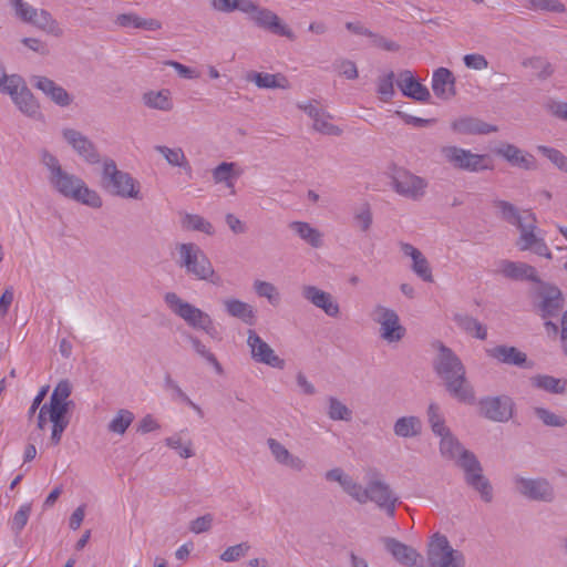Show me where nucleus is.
Listing matches in <instances>:
<instances>
[{"mask_svg":"<svg viewBox=\"0 0 567 567\" xmlns=\"http://www.w3.org/2000/svg\"><path fill=\"white\" fill-rule=\"evenodd\" d=\"M40 163L45 167L48 183L55 193L92 208L102 207L97 192L91 189L80 176L65 171L59 158L45 148L40 151Z\"/></svg>","mask_w":567,"mask_h":567,"instance_id":"1","label":"nucleus"},{"mask_svg":"<svg viewBox=\"0 0 567 567\" xmlns=\"http://www.w3.org/2000/svg\"><path fill=\"white\" fill-rule=\"evenodd\" d=\"M440 436V452L442 456L455 461L456 465L464 472L466 484L478 492L484 502H492V485L487 477L483 475V467L475 454L464 449L450 431Z\"/></svg>","mask_w":567,"mask_h":567,"instance_id":"2","label":"nucleus"},{"mask_svg":"<svg viewBox=\"0 0 567 567\" xmlns=\"http://www.w3.org/2000/svg\"><path fill=\"white\" fill-rule=\"evenodd\" d=\"M439 353L434 360V370L444 381L450 395L461 403L474 404L475 392L466 379L465 367L452 349L437 342Z\"/></svg>","mask_w":567,"mask_h":567,"instance_id":"3","label":"nucleus"},{"mask_svg":"<svg viewBox=\"0 0 567 567\" xmlns=\"http://www.w3.org/2000/svg\"><path fill=\"white\" fill-rule=\"evenodd\" d=\"M179 259L177 261L186 274L197 280L209 281L214 285H221V278L216 274L214 267L204 250L193 243H184L177 246Z\"/></svg>","mask_w":567,"mask_h":567,"instance_id":"4","label":"nucleus"},{"mask_svg":"<svg viewBox=\"0 0 567 567\" xmlns=\"http://www.w3.org/2000/svg\"><path fill=\"white\" fill-rule=\"evenodd\" d=\"M101 186L113 196L140 199V184L126 172L117 168L112 158L103 161Z\"/></svg>","mask_w":567,"mask_h":567,"instance_id":"5","label":"nucleus"},{"mask_svg":"<svg viewBox=\"0 0 567 567\" xmlns=\"http://www.w3.org/2000/svg\"><path fill=\"white\" fill-rule=\"evenodd\" d=\"M164 300L169 309L181 317L189 327L203 330L210 338H218V331L210 316L192 303L184 301L175 292H167Z\"/></svg>","mask_w":567,"mask_h":567,"instance_id":"6","label":"nucleus"},{"mask_svg":"<svg viewBox=\"0 0 567 567\" xmlns=\"http://www.w3.org/2000/svg\"><path fill=\"white\" fill-rule=\"evenodd\" d=\"M426 554L431 567H465L463 553L454 549L447 537L439 533L431 537Z\"/></svg>","mask_w":567,"mask_h":567,"instance_id":"7","label":"nucleus"},{"mask_svg":"<svg viewBox=\"0 0 567 567\" xmlns=\"http://www.w3.org/2000/svg\"><path fill=\"white\" fill-rule=\"evenodd\" d=\"M440 153L444 161L455 169L480 172L492 168V165L487 163L488 156L485 154H475L470 150L453 145L441 147Z\"/></svg>","mask_w":567,"mask_h":567,"instance_id":"8","label":"nucleus"},{"mask_svg":"<svg viewBox=\"0 0 567 567\" xmlns=\"http://www.w3.org/2000/svg\"><path fill=\"white\" fill-rule=\"evenodd\" d=\"M391 186L400 196L411 200H420L426 194L429 182L405 168H398L391 176Z\"/></svg>","mask_w":567,"mask_h":567,"instance_id":"9","label":"nucleus"},{"mask_svg":"<svg viewBox=\"0 0 567 567\" xmlns=\"http://www.w3.org/2000/svg\"><path fill=\"white\" fill-rule=\"evenodd\" d=\"M526 220L517 229L519 230V237L516 241V246L520 251L530 250L532 252L553 259V255L545 243L544 238L536 234L537 230V218L534 213L526 214Z\"/></svg>","mask_w":567,"mask_h":567,"instance_id":"10","label":"nucleus"},{"mask_svg":"<svg viewBox=\"0 0 567 567\" xmlns=\"http://www.w3.org/2000/svg\"><path fill=\"white\" fill-rule=\"evenodd\" d=\"M514 482L517 492L528 499L551 503L556 497L554 486L546 478H525L516 476Z\"/></svg>","mask_w":567,"mask_h":567,"instance_id":"11","label":"nucleus"},{"mask_svg":"<svg viewBox=\"0 0 567 567\" xmlns=\"http://www.w3.org/2000/svg\"><path fill=\"white\" fill-rule=\"evenodd\" d=\"M367 494L368 502L375 503L390 517L394 516L398 497L393 495L390 486L380 478V474L377 471L372 472L367 484Z\"/></svg>","mask_w":567,"mask_h":567,"instance_id":"12","label":"nucleus"},{"mask_svg":"<svg viewBox=\"0 0 567 567\" xmlns=\"http://www.w3.org/2000/svg\"><path fill=\"white\" fill-rule=\"evenodd\" d=\"M480 413L493 422H507L513 417L514 401L508 395L486 396L478 402Z\"/></svg>","mask_w":567,"mask_h":567,"instance_id":"13","label":"nucleus"},{"mask_svg":"<svg viewBox=\"0 0 567 567\" xmlns=\"http://www.w3.org/2000/svg\"><path fill=\"white\" fill-rule=\"evenodd\" d=\"M4 94L10 95L23 114L33 117L39 113L40 105L22 76H13Z\"/></svg>","mask_w":567,"mask_h":567,"instance_id":"14","label":"nucleus"},{"mask_svg":"<svg viewBox=\"0 0 567 567\" xmlns=\"http://www.w3.org/2000/svg\"><path fill=\"white\" fill-rule=\"evenodd\" d=\"M31 85L40 91L48 100L60 107H68L72 104V95L60 84L44 75L33 74L29 79Z\"/></svg>","mask_w":567,"mask_h":567,"instance_id":"15","label":"nucleus"},{"mask_svg":"<svg viewBox=\"0 0 567 567\" xmlns=\"http://www.w3.org/2000/svg\"><path fill=\"white\" fill-rule=\"evenodd\" d=\"M251 21L259 29L266 30L275 35L285 37L290 41L297 39L292 29L281 18L268 8L260 7L251 18Z\"/></svg>","mask_w":567,"mask_h":567,"instance_id":"16","label":"nucleus"},{"mask_svg":"<svg viewBox=\"0 0 567 567\" xmlns=\"http://www.w3.org/2000/svg\"><path fill=\"white\" fill-rule=\"evenodd\" d=\"M247 334V346L250 349L251 359L255 362L278 369L285 367V360L279 358L272 348L262 340L255 330L249 329Z\"/></svg>","mask_w":567,"mask_h":567,"instance_id":"17","label":"nucleus"},{"mask_svg":"<svg viewBox=\"0 0 567 567\" xmlns=\"http://www.w3.org/2000/svg\"><path fill=\"white\" fill-rule=\"evenodd\" d=\"M538 297L540 300L536 308L544 319L558 316L564 308V295L557 286L542 282Z\"/></svg>","mask_w":567,"mask_h":567,"instance_id":"18","label":"nucleus"},{"mask_svg":"<svg viewBox=\"0 0 567 567\" xmlns=\"http://www.w3.org/2000/svg\"><path fill=\"white\" fill-rule=\"evenodd\" d=\"M62 136L73 151L89 164L101 162L100 154L95 144L80 131L74 128H64Z\"/></svg>","mask_w":567,"mask_h":567,"instance_id":"19","label":"nucleus"},{"mask_svg":"<svg viewBox=\"0 0 567 567\" xmlns=\"http://www.w3.org/2000/svg\"><path fill=\"white\" fill-rule=\"evenodd\" d=\"M385 549L395 558L400 564L408 567H425L424 559L414 548L408 546L400 540L385 537L383 539Z\"/></svg>","mask_w":567,"mask_h":567,"instance_id":"20","label":"nucleus"},{"mask_svg":"<svg viewBox=\"0 0 567 567\" xmlns=\"http://www.w3.org/2000/svg\"><path fill=\"white\" fill-rule=\"evenodd\" d=\"M302 297L321 309L327 316L337 318L340 315V307L333 296L316 286L307 285L301 289Z\"/></svg>","mask_w":567,"mask_h":567,"instance_id":"21","label":"nucleus"},{"mask_svg":"<svg viewBox=\"0 0 567 567\" xmlns=\"http://www.w3.org/2000/svg\"><path fill=\"white\" fill-rule=\"evenodd\" d=\"M486 354L503 364L526 369L533 367V363L528 361L526 353L513 346L499 344L494 348L486 349Z\"/></svg>","mask_w":567,"mask_h":567,"instance_id":"22","label":"nucleus"},{"mask_svg":"<svg viewBox=\"0 0 567 567\" xmlns=\"http://www.w3.org/2000/svg\"><path fill=\"white\" fill-rule=\"evenodd\" d=\"M498 271L511 280L542 284L536 268L523 261L501 260Z\"/></svg>","mask_w":567,"mask_h":567,"instance_id":"23","label":"nucleus"},{"mask_svg":"<svg viewBox=\"0 0 567 567\" xmlns=\"http://www.w3.org/2000/svg\"><path fill=\"white\" fill-rule=\"evenodd\" d=\"M494 152L496 155L507 161L512 166L526 171L537 168V162L534 155L525 153L514 144L502 143L494 150Z\"/></svg>","mask_w":567,"mask_h":567,"instance_id":"24","label":"nucleus"},{"mask_svg":"<svg viewBox=\"0 0 567 567\" xmlns=\"http://www.w3.org/2000/svg\"><path fill=\"white\" fill-rule=\"evenodd\" d=\"M398 86L405 96L415 101L427 103L431 99L429 89L421 84L412 74L411 71L404 70L399 74L396 81Z\"/></svg>","mask_w":567,"mask_h":567,"instance_id":"25","label":"nucleus"},{"mask_svg":"<svg viewBox=\"0 0 567 567\" xmlns=\"http://www.w3.org/2000/svg\"><path fill=\"white\" fill-rule=\"evenodd\" d=\"M451 127L454 132L465 135H485L498 131L496 125L488 124L472 116H464L454 120L451 123Z\"/></svg>","mask_w":567,"mask_h":567,"instance_id":"26","label":"nucleus"},{"mask_svg":"<svg viewBox=\"0 0 567 567\" xmlns=\"http://www.w3.org/2000/svg\"><path fill=\"white\" fill-rule=\"evenodd\" d=\"M432 90L442 100H450L456 94L455 76L446 68H439L432 75Z\"/></svg>","mask_w":567,"mask_h":567,"instance_id":"27","label":"nucleus"},{"mask_svg":"<svg viewBox=\"0 0 567 567\" xmlns=\"http://www.w3.org/2000/svg\"><path fill=\"white\" fill-rule=\"evenodd\" d=\"M247 82H252L259 89H290V82L282 73H264L249 71L245 76Z\"/></svg>","mask_w":567,"mask_h":567,"instance_id":"28","label":"nucleus"},{"mask_svg":"<svg viewBox=\"0 0 567 567\" xmlns=\"http://www.w3.org/2000/svg\"><path fill=\"white\" fill-rule=\"evenodd\" d=\"M267 445L271 452V455L281 465L288 466L293 471L301 472L306 467V463L299 456L292 455L284 444L276 439H268Z\"/></svg>","mask_w":567,"mask_h":567,"instance_id":"29","label":"nucleus"},{"mask_svg":"<svg viewBox=\"0 0 567 567\" xmlns=\"http://www.w3.org/2000/svg\"><path fill=\"white\" fill-rule=\"evenodd\" d=\"M114 23L121 28H134L148 31H156L162 28L159 20L153 18L145 19L133 12L117 14Z\"/></svg>","mask_w":567,"mask_h":567,"instance_id":"30","label":"nucleus"},{"mask_svg":"<svg viewBox=\"0 0 567 567\" xmlns=\"http://www.w3.org/2000/svg\"><path fill=\"white\" fill-rule=\"evenodd\" d=\"M226 312L234 318L240 319L247 324H254L256 315L252 306L236 298H228L223 301Z\"/></svg>","mask_w":567,"mask_h":567,"instance_id":"31","label":"nucleus"},{"mask_svg":"<svg viewBox=\"0 0 567 567\" xmlns=\"http://www.w3.org/2000/svg\"><path fill=\"white\" fill-rule=\"evenodd\" d=\"M493 206L498 209L499 218L517 228L526 220V214L530 210L519 212L512 203L503 199L493 200Z\"/></svg>","mask_w":567,"mask_h":567,"instance_id":"32","label":"nucleus"},{"mask_svg":"<svg viewBox=\"0 0 567 567\" xmlns=\"http://www.w3.org/2000/svg\"><path fill=\"white\" fill-rule=\"evenodd\" d=\"M453 320L465 333L480 340H485L487 338L486 326L481 323L474 317L466 313H456L454 315Z\"/></svg>","mask_w":567,"mask_h":567,"instance_id":"33","label":"nucleus"},{"mask_svg":"<svg viewBox=\"0 0 567 567\" xmlns=\"http://www.w3.org/2000/svg\"><path fill=\"white\" fill-rule=\"evenodd\" d=\"M142 101L145 106L163 112H169L174 107L168 90L145 92L142 96Z\"/></svg>","mask_w":567,"mask_h":567,"instance_id":"34","label":"nucleus"},{"mask_svg":"<svg viewBox=\"0 0 567 567\" xmlns=\"http://www.w3.org/2000/svg\"><path fill=\"white\" fill-rule=\"evenodd\" d=\"M393 432L404 439L419 436L422 432V422L414 415L401 416L394 422Z\"/></svg>","mask_w":567,"mask_h":567,"instance_id":"35","label":"nucleus"},{"mask_svg":"<svg viewBox=\"0 0 567 567\" xmlns=\"http://www.w3.org/2000/svg\"><path fill=\"white\" fill-rule=\"evenodd\" d=\"M289 228L313 248H319L323 244L322 234L309 223L292 221L289 224Z\"/></svg>","mask_w":567,"mask_h":567,"instance_id":"36","label":"nucleus"},{"mask_svg":"<svg viewBox=\"0 0 567 567\" xmlns=\"http://www.w3.org/2000/svg\"><path fill=\"white\" fill-rule=\"evenodd\" d=\"M29 24H32L35 28L54 37H61L63 34V31L60 28L59 22L52 17V14L49 11L44 9L37 10L35 16H33Z\"/></svg>","mask_w":567,"mask_h":567,"instance_id":"37","label":"nucleus"},{"mask_svg":"<svg viewBox=\"0 0 567 567\" xmlns=\"http://www.w3.org/2000/svg\"><path fill=\"white\" fill-rule=\"evenodd\" d=\"M532 384L549 393L561 394L566 391L567 380L539 374L532 378Z\"/></svg>","mask_w":567,"mask_h":567,"instance_id":"38","label":"nucleus"},{"mask_svg":"<svg viewBox=\"0 0 567 567\" xmlns=\"http://www.w3.org/2000/svg\"><path fill=\"white\" fill-rule=\"evenodd\" d=\"M405 333V329L400 324V319L398 313L394 315L391 319H388L385 322H382L380 326V334L382 339L388 342H396L400 341Z\"/></svg>","mask_w":567,"mask_h":567,"instance_id":"39","label":"nucleus"},{"mask_svg":"<svg viewBox=\"0 0 567 567\" xmlns=\"http://www.w3.org/2000/svg\"><path fill=\"white\" fill-rule=\"evenodd\" d=\"M154 148L164 156L169 165L182 167L188 172L190 171V165L181 147L169 148L167 146L156 145Z\"/></svg>","mask_w":567,"mask_h":567,"instance_id":"40","label":"nucleus"},{"mask_svg":"<svg viewBox=\"0 0 567 567\" xmlns=\"http://www.w3.org/2000/svg\"><path fill=\"white\" fill-rule=\"evenodd\" d=\"M182 226L188 230L202 231L206 235H214V226L204 217L196 214H185L182 219Z\"/></svg>","mask_w":567,"mask_h":567,"instance_id":"41","label":"nucleus"},{"mask_svg":"<svg viewBox=\"0 0 567 567\" xmlns=\"http://www.w3.org/2000/svg\"><path fill=\"white\" fill-rule=\"evenodd\" d=\"M327 414L333 421L349 422L352 419V411L336 396L328 398Z\"/></svg>","mask_w":567,"mask_h":567,"instance_id":"42","label":"nucleus"},{"mask_svg":"<svg viewBox=\"0 0 567 567\" xmlns=\"http://www.w3.org/2000/svg\"><path fill=\"white\" fill-rule=\"evenodd\" d=\"M134 421V414L125 409L120 410L113 420L109 423L107 429L112 433L123 435Z\"/></svg>","mask_w":567,"mask_h":567,"instance_id":"43","label":"nucleus"},{"mask_svg":"<svg viewBox=\"0 0 567 567\" xmlns=\"http://www.w3.org/2000/svg\"><path fill=\"white\" fill-rule=\"evenodd\" d=\"M523 66L530 68L535 70L537 73V78L540 80H546L550 78L554 73V68L546 59L540 56L529 58L523 61Z\"/></svg>","mask_w":567,"mask_h":567,"instance_id":"44","label":"nucleus"},{"mask_svg":"<svg viewBox=\"0 0 567 567\" xmlns=\"http://www.w3.org/2000/svg\"><path fill=\"white\" fill-rule=\"evenodd\" d=\"M186 338L187 340L190 342L193 349L195 350V352L202 357L203 359H205L208 363H210L216 370L217 372H220L221 371V365L220 363L218 362L217 358L215 357L214 353H212L207 348L206 346L195 336L188 333L186 334Z\"/></svg>","mask_w":567,"mask_h":567,"instance_id":"45","label":"nucleus"},{"mask_svg":"<svg viewBox=\"0 0 567 567\" xmlns=\"http://www.w3.org/2000/svg\"><path fill=\"white\" fill-rule=\"evenodd\" d=\"M427 419L434 434L440 436L450 431L445 426L444 419L440 412V406L434 402L430 403L427 408Z\"/></svg>","mask_w":567,"mask_h":567,"instance_id":"46","label":"nucleus"},{"mask_svg":"<svg viewBox=\"0 0 567 567\" xmlns=\"http://www.w3.org/2000/svg\"><path fill=\"white\" fill-rule=\"evenodd\" d=\"M331 116L324 112L313 121L312 127L315 131L330 136H340L342 130L330 122Z\"/></svg>","mask_w":567,"mask_h":567,"instance_id":"47","label":"nucleus"},{"mask_svg":"<svg viewBox=\"0 0 567 567\" xmlns=\"http://www.w3.org/2000/svg\"><path fill=\"white\" fill-rule=\"evenodd\" d=\"M165 386L174 392V396L176 399H179L181 401L185 402L187 405H189L193 410L196 411V413L203 417L204 412L202 408L196 404L194 401L190 400V398L182 390V388L171 378L169 374L165 377Z\"/></svg>","mask_w":567,"mask_h":567,"instance_id":"48","label":"nucleus"},{"mask_svg":"<svg viewBox=\"0 0 567 567\" xmlns=\"http://www.w3.org/2000/svg\"><path fill=\"white\" fill-rule=\"evenodd\" d=\"M534 413L547 426L564 427L567 424V419L555 414L545 408H535Z\"/></svg>","mask_w":567,"mask_h":567,"instance_id":"49","label":"nucleus"},{"mask_svg":"<svg viewBox=\"0 0 567 567\" xmlns=\"http://www.w3.org/2000/svg\"><path fill=\"white\" fill-rule=\"evenodd\" d=\"M537 151L546 156L558 169L567 173V156H565L559 150L538 145Z\"/></svg>","mask_w":567,"mask_h":567,"instance_id":"50","label":"nucleus"},{"mask_svg":"<svg viewBox=\"0 0 567 567\" xmlns=\"http://www.w3.org/2000/svg\"><path fill=\"white\" fill-rule=\"evenodd\" d=\"M412 270L422 280L426 282L433 281L432 269L425 256L421 252L416 257L412 258Z\"/></svg>","mask_w":567,"mask_h":567,"instance_id":"51","label":"nucleus"},{"mask_svg":"<svg viewBox=\"0 0 567 567\" xmlns=\"http://www.w3.org/2000/svg\"><path fill=\"white\" fill-rule=\"evenodd\" d=\"M254 289L259 297L267 298L271 305H277L279 302V292L271 282L256 280L254 282Z\"/></svg>","mask_w":567,"mask_h":567,"instance_id":"52","label":"nucleus"},{"mask_svg":"<svg viewBox=\"0 0 567 567\" xmlns=\"http://www.w3.org/2000/svg\"><path fill=\"white\" fill-rule=\"evenodd\" d=\"M343 492L351 496L360 504L368 503L367 486L363 487L361 484L355 482L351 476L348 477L347 482L342 487Z\"/></svg>","mask_w":567,"mask_h":567,"instance_id":"53","label":"nucleus"},{"mask_svg":"<svg viewBox=\"0 0 567 567\" xmlns=\"http://www.w3.org/2000/svg\"><path fill=\"white\" fill-rule=\"evenodd\" d=\"M12 7L16 17L24 23H29L35 16L37 8L32 7L23 0H8Z\"/></svg>","mask_w":567,"mask_h":567,"instance_id":"54","label":"nucleus"},{"mask_svg":"<svg viewBox=\"0 0 567 567\" xmlns=\"http://www.w3.org/2000/svg\"><path fill=\"white\" fill-rule=\"evenodd\" d=\"M354 223L355 226L363 233L368 231L371 228L372 225V212L369 204L361 205L355 212H354Z\"/></svg>","mask_w":567,"mask_h":567,"instance_id":"55","label":"nucleus"},{"mask_svg":"<svg viewBox=\"0 0 567 567\" xmlns=\"http://www.w3.org/2000/svg\"><path fill=\"white\" fill-rule=\"evenodd\" d=\"M165 444L174 450L178 451V454L183 458H189L195 455L193 451L192 441H187L185 444L182 443V439L179 435H173L165 439Z\"/></svg>","mask_w":567,"mask_h":567,"instance_id":"56","label":"nucleus"},{"mask_svg":"<svg viewBox=\"0 0 567 567\" xmlns=\"http://www.w3.org/2000/svg\"><path fill=\"white\" fill-rule=\"evenodd\" d=\"M235 163L223 162L218 166H216L213 171V178L215 183H226L228 187H233L231 183L233 169L235 168Z\"/></svg>","mask_w":567,"mask_h":567,"instance_id":"57","label":"nucleus"},{"mask_svg":"<svg viewBox=\"0 0 567 567\" xmlns=\"http://www.w3.org/2000/svg\"><path fill=\"white\" fill-rule=\"evenodd\" d=\"M250 549V545L247 542L230 546L224 550L220 555V559L226 563H233L244 557L248 550Z\"/></svg>","mask_w":567,"mask_h":567,"instance_id":"58","label":"nucleus"},{"mask_svg":"<svg viewBox=\"0 0 567 567\" xmlns=\"http://www.w3.org/2000/svg\"><path fill=\"white\" fill-rule=\"evenodd\" d=\"M31 514V504L22 505L19 511L14 514L11 520V529L16 535H19L20 532L27 525L29 517Z\"/></svg>","mask_w":567,"mask_h":567,"instance_id":"59","label":"nucleus"},{"mask_svg":"<svg viewBox=\"0 0 567 567\" xmlns=\"http://www.w3.org/2000/svg\"><path fill=\"white\" fill-rule=\"evenodd\" d=\"M394 73L389 72L384 76L380 78L378 81V94L380 95V99L384 102L392 99L394 94Z\"/></svg>","mask_w":567,"mask_h":567,"instance_id":"60","label":"nucleus"},{"mask_svg":"<svg viewBox=\"0 0 567 567\" xmlns=\"http://www.w3.org/2000/svg\"><path fill=\"white\" fill-rule=\"evenodd\" d=\"M48 419H49V412L47 410V403H44L40 408V411L38 414L37 430L32 431L29 434L28 441H31V442H42L43 441V430L45 427Z\"/></svg>","mask_w":567,"mask_h":567,"instance_id":"61","label":"nucleus"},{"mask_svg":"<svg viewBox=\"0 0 567 567\" xmlns=\"http://www.w3.org/2000/svg\"><path fill=\"white\" fill-rule=\"evenodd\" d=\"M533 9L548 12H565V6L559 0H528Z\"/></svg>","mask_w":567,"mask_h":567,"instance_id":"62","label":"nucleus"},{"mask_svg":"<svg viewBox=\"0 0 567 567\" xmlns=\"http://www.w3.org/2000/svg\"><path fill=\"white\" fill-rule=\"evenodd\" d=\"M49 420L52 423V432L50 437L51 444L58 445L61 442L63 432L70 423V419L55 417Z\"/></svg>","mask_w":567,"mask_h":567,"instance_id":"63","label":"nucleus"},{"mask_svg":"<svg viewBox=\"0 0 567 567\" xmlns=\"http://www.w3.org/2000/svg\"><path fill=\"white\" fill-rule=\"evenodd\" d=\"M49 419H69L68 416V401L51 400L47 403Z\"/></svg>","mask_w":567,"mask_h":567,"instance_id":"64","label":"nucleus"}]
</instances>
